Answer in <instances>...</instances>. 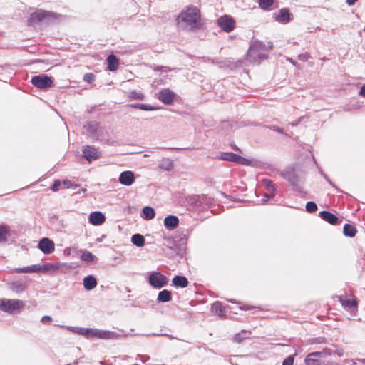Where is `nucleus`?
Here are the masks:
<instances>
[{
	"label": "nucleus",
	"mask_w": 365,
	"mask_h": 365,
	"mask_svg": "<svg viewBox=\"0 0 365 365\" xmlns=\"http://www.w3.org/2000/svg\"><path fill=\"white\" fill-rule=\"evenodd\" d=\"M176 21L179 28L192 31L200 24V11L195 7H188L178 16Z\"/></svg>",
	"instance_id": "obj_1"
},
{
	"label": "nucleus",
	"mask_w": 365,
	"mask_h": 365,
	"mask_svg": "<svg viewBox=\"0 0 365 365\" xmlns=\"http://www.w3.org/2000/svg\"><path fill=\"white\" fill-rule=\"evenodd\" d=\"M60 15L51 12L47 11L44 10H37L36 11L30 14L28 18V24L30 26H36L43 21H46V23H51L54 21Z\"/></svg>",
	"instance_id": "obj_2"
},
{
	"label": "nucleus",
	"mask_w": 365,
	"mask_h": 365,
	"mask_svg": "<svg viewBox=\"0 0 365 365\" xmlns=\"http://www.w3.org/2000/svg\"><path fill=\"white\" fill-rule=\"evenodd\" d=\"M280 176L287 180L298 192H303L302 182L294 168H288L280 173Z\"/></svg>",
	"instance_id": "obj_3"
},
{
	"label": "nucleus",
	"mask_w": 365,
	"mask_h": 365,
	"mask_svg": "<svg viewBox=\"0 0 365 365\" xmlns=\"http://www.w3.org/2000/svg\"><path fill=\"white\" fill-rule=\"evenodd\" d=\"M148 282L153 288L160 289L168 284V279L161 272L153 271L149 274Z\"/></svg>",
	"instance_id": "obj_4"
},
{
	"label": "nucleus",
	"mask_w": 365,
	"mask_h": 365,
	"mask_svg": "<svg viewBox=\"0 0 365 365\" xmlns=\"http://www.w3.org/2000/svg\"><path fill=\"white\" fill-rule=\"evenodd\" d=\"M24 306L23 301L19 299H0V310L12 314Z\"/></svg>",
	"instance_id": "obj_5"
},
{
	"label": "nucleus",
	"mask_w": 365,
	"mask_h": 365,
	"mask_svg": "<svg viewBox=\"0 0 365 365\" xmlns=\"http://www.w3.org/2000/svg\"><path fill=\"white\" fill-rule=\"evenodd\" d=\"M263 46L264 45L261 42H255L250 46L247 56L250 61L260 62L267 58L266 54L260 53V50Z\"/></svg>",
	"instance_id": "obj_6"
},
{
	"label": "nucleus",
	"mask_w": 365,
	"mask_h": 365,
	"mask_svg": "<svg viewBox=\"0 0 365 365\" xmlns=\"http://www.w3.org/2000/svg\"><path fill=\"white\" fill-rule=\"evenodd\" d=\"M31 83L38 88L45 89L51 86L53 80L47 75L41 74L34 76L31 78Z\"/></svg>",
	"instance_id": "obj_7"
},
{
	"label": "nucleus",
	"mask_w": 365,
	"mask_h": 365,
	"mask_svg": "<svg viewBox=\"0 0 365 365\" xmlns=\"http://www.w3.org/2000/svg\"><path fill=\"white\" fill-rule=\"evenodd\" d=\"M83 157L89 163L98 159L101 155V151L93 145H85L82 149Z\"/></svg>",
	"instance_id": "obj_8"
},
{
	"label": "nucleus",
	"mask_w": 365,
	"mask_h": 365,
	"mask_svg": "<svg viewBox=\"0 0 365 365\" xmlns=\"http://www.w3.org/2000/svg\"><path fill=\"white\" fill-rule=\"evenodd\" d=\"M235 20L232 17L224 15L217 19L218 26L226 32L232 31L235 28Z\"/></svg>",
	"instance_id": "obj_9"
},
{
	"label": "nucleus",
	"mask_w": 365,
	"mask_h": 365,
	"mask_svg": "<svg viewBox=\"0 0 365 365\" xmlns=\"http://www.w3.org/2000/svg\"><path fill=\"white\" fill-rule=\"evenodd\" d=\"M38 247L45 255H48L54 251V242L48 237H43L38 242Z\"/></svg>",
	"instance_id": "obj_10"
},
{
	"label": "nucleus",
	"mask_w": 365,
	"mask_h": 365,
	"mask_svg": "<svg viewBox=\"0 0 365 365\" xmlns=\"http://www.w3.org/2000/svg\"><path fill=\"white\" fill-rule=\"evenodd\" d=\"M175 93L168 88L161 90L158 94V98L165 105L171 104L175 98Z\"/></svg>",
	"instance_id": "obj_11"
},
{
	"label": "nucleus",
	"mask_w": 365,
	"mask_h": 365,
	"mask_svg": "<svg viewBox=\"0 0 365 365\" xmlns=\"http://www.w3.org/2000/svg\"><path fill=\"white\" fill-rule=\"evenodd\" d=\"M118 181L121 185L130 186L135 181L134 173L130 170L123 171L120 174Z\"/></svg>",
	"instance_id": "obj_12"
},
{
	"label": "nucleus",
	"mask_w": 365,
	"mask_h": 365,
	"mask_svg": "<svg viewBox=\"0 0 365 365\" xmlns=\"http://www.w3.org/2000/svg\"><path fill=\"white\" fill-rule=\"evenodd\" d=\"M106 221L105 215L100 211H94L90 213L88 222L93 225H101Z\"/></svg>",
	"instance_id": "obj_13"
},
{
	"label": "nucleus",
	"mask_w": 365,
	"mask_h": 365,
	"mask_svg": "<svg viewBox=\"0 0 365 365\" xmlns=\"http://www.w3.org/2000/svg\"><path fill=\"white\" fill-rule=\"evenodd\" d=\"M87 131L90 133L91 138L96 140H100V126L99 124L96 122H90L86 125Z\"/></svg>",
	"instance_id": "obj_14"
},
{
	"label": "nucleus",
	"mask_w": 365,
	"mask_h": 365,
	"mask_svg": "<svg viewBox=\"0 0 365 365\" xmlns=\"http://www.w3.org/2000/svg\"><path fill=\"white\" fill-rule=\"evenodd\" d=\"M319 215L322 220H324V221L327 222L328 223H329L332 225H335L339 223L338 217L336 215H334L329 211H326V210L321 211L319 212Z\"/></svg>",
	"instance_id": "obj_15"
},
{
	"label": "nucleus",
	"mask_w": 365,
	"mask_h": 365,
	"mask_svg": "<svg viewBox=\"0 0 365 365\" xmlns=\"http://www.w3.org/2000/svg\"><path fill=\"white\" fill-rule=\"evenodd\" d=\"M276 21L281 24H287L290 21V13L287 8H282L279 11V14L275 15Z\"/></svg>",
	"instance_id": "obj_16"
},
{
	"label": "nucleus",
	"mask_w": 365,
	"mask_h": 365,
	"mask_svg": "<svg viewBox=\"0 0 365 365\" xmlns=\"http://www.w3.org/2000/svg\"><path fill=\"white\" fill-rule=\"evenodd\" d=\"M179 224V219L175 215H168L164 219V226L169 230H174Z\"/></svg>",
	"instance_id": "obj_17"
},
{
	"label": "nucleus",
	"mask_w": 365,
	"mask_h": 365,
	"mask_svg": "<svg viewBox=\"0 0 365 365\" xmlns=\"http://www.w3.org/2000/svg\"><path fill=\"white\" fill-rule=\"evenodd\" d=\"M9 287L12 292L16 294L24 292L27 288L26 284L22 281L13 282L9 284Z\"/></svg>",
	"instance_id": "obj_18"
},
{
	"label": "nucleus",
	"mask_w": 365,
	"mask_h": 365,
	"mask_svg": "<svg viewBox=\"0 0 365 365\" xmlns=\"http://www.w3.org/2000/svg\"><path fill=\"white\" fill-rule=\"evenodd\" d=\"M83 284L84 288L88 290L93 289L98 284L96 279L93 275H88L83 278Z\"/></svg>",
	"instance_id": "obj_19"
},
{
	"label": "nucleus",
	"mask_w": 365,
	"mask_h": 365,
	"mask_svg": "<svg viewBox=\"0 0 365 365\" xmlns=\"http://www.w3.org/2000/svg\"><path fill=\"white\" fill-rule=\"evenodd\" d=\"M172 283L175 287L185 288L187 287L189 282L185 276L175 275L172 279Z\"/></svg>",
	"instance_id": "obj_20"
},
{
	"label": "nucleus",
	"mask_w": 365,
	"mask_h": 365,
	"mask_svg": "<svg viewBox=\"0 0 365 365\" xmlns=\"http://www.w3.org/2000/svg\"><path fill=\"white\" fill-rule=\"evenodd\" d=\"M83 336L86 338H97L101 339V329H93V328H84Z\"/></svg>",
	"instance_id": "obj_21"
},
{
	"label": "nucleus",
	"mask_w": 365,
	"mask_h": 365,
	"mask_svg": "<svg viewBox=\"0 0 365 365\" xmlns=\"http://www.w3.org/2000/svg\"><path fill=\"white\" fill-rule=\"evenodd\" d=\"M108 69L110 71H115L118 69L119 65V61L116 56L113 54H110L107 57Z\"/></svg>",
	"instance_id": "obj_22"
},
{
	"label": "nucleus",
	"mask_w": 365,
	"mask_h": 365,
	"mask_svg": "<svg viewBox=\"0 0 365 365\" xmlns=\"http://www.w3.org/2000/svg\"><path fill=\"white\" fill-rule=\"evenodd\" d=\"M172 300V292L168 289L159 292L157 297L158 302L165 303Z\"/></svg>",
	"instance_id": "obj_23"
},
{
	"label": "nucleus",
	"mask_w": 365,
	"mask_h": 365,
	"mask_svg": "<svg viewBox=\"0 0 365 365\" xmlns=\"http://www.w3.org/2000/svg\"><path fill=\"white\" fill-rule=\"evenodd\" d=\"M15 273H31V272H40L39 264H33L29 267L16 268L13 271Z\"/></svg>",
	"instance_id": "obj_24"
},
{
	"label": "nucleus",
	"mask_w": 365,
	"mask_h": 365,
	"mask_svg": "<svg viewBox=\"0 0 365 365\" xmlns=\"http://www.w3.org/2000/svg\"><path fill=\"white\" fill-rule=\"evenodd\" d=\"M155 210L150 207H144L142 210L141 217L146 220H152L155 217Z\"/></svg>",
	"instance_id": "obj_25"
},
{
	"label": "nucleus",
	"mask_w": 365,
	"mask_h": 365,
	"mask_svg": "<svg viewBox=\"0 0 365 365\" xmlns=\"http://www.w3.org/2000/svg\"><path fill=\"white\" fill-rule=\"evenodd\" d=\"M158 168L165 171H170L173 168V162L170 158H164L160 161Z\"/></svg>",
	"instance_id": "obj_26"
},
{
	"label": "nucleus",
	"mask_w": 365,
	"mask_h": 365,
	"mask_svg": "<svg viewBox=\"0 0 365 365\" xmlns=\"http://www.w3.org/2000/svg\"><path fill=\"white\" fill-rule=\"evenodd\" d=\"M357 232L356 228L354 225L351 224H345L343 229V233L345 236L353 237Z\"/></svg>",
	"instance_id": "obj_27"
},
{
	"label": "nucleus",
	"mask_w": 365,
	"mask_h": 365,
	"mask_svg": "<svg viewBox=\"0 0 365 365\" xmlns=\"http://www.w3.org/2000/svg\"><path fill=\"white\" fill-rule=\"evenodd\" d=\"M60 268L59 264H53L51 263L39 264L40 272H48L49 271H56Z\"/></svg>",
	"instance_id": "obj_28"
},
{
	"label": "nucleus",
	"mask_w": 365,
	"mask_h": 365,
	"mask_svg": "<svg viewBox=\"0 0 365 365\" xmlns=\"http://www.w3.org/2000/svg\"><path fill=\"white\" fill-rule=\"evenodd\" d=\"M121 336H122L121 335H120L119 334H118L116 332L111 331H108V330H102L101 329V339H119Z\"/></svg>",
	"instance_id": "obj_29"
},
{
	"label": "nucleus",
	"mask_w": 365,
	"mask_h": 365,
	"mask_svg": "<svg viewBox=\"0 0 365 365\" xmlns=\"http://www.w3.org/2000/svg\"><path fill=\"white\" fill-rule=\"evenodd\" d=\"M131 242L134 245L140 247L145 244V237L142 235L136 233L131 237Z\"/></svg>",
	"instance_id": "obj_30"
},
{
	"label": "nucleus",
	"mask_w": 365,
	"mask_h": 365,
	"mask_svg": "<svg viewBox=\"0 0 365 365\" xmlns=\"http://www.w3.org/2000/svg\"><path fill=\"white\" fill-rule=\"evenodd\" d=\"M10 227L7 225H0V242H5L7 238V235L10 232Z\"/></svg>",
	"instance_id": "obj_31"
},
{
	"label": "nucleus",
	"mask_w": 365,
	"mask_h": 365,
	"mask_svg": "<svg viewBox=\"0 0 365 365\" xmlns=\"http://www.w3.org/2000/svg\"><path fill=\"white\" fill-rule=\"evenodd\" d=\"M251 335V331H247V330H242L239 333H237L235 336H234V340L236 341V342H238V343H240L242 342L244 339H248L250 337V336Z\"/></svg>",
	"instance_id": "obj_32"
},
{
	"label": "nucleus",
	"mask_w": 365,
	"mask_h": 365,
	"mask_svg": "<svg viewBox=\"0 0 365 365\" xmlns=\"http://www.w3.org/2000/svg\"><path fill=\"white\" fill-rule=\"evenodd\" d=\"M131 108H137L143 110H155L157 109L156 107L153 106L151 105H148L145 103H132L130 105Z\"/></svg>",
	"instance_id": "obj_33"
},
{
	"label": "nucleus",
	"mask_w": 365,
	"mask_h": 365,
	"mask_svg": "<svg viewBox=\"0 0 365 365\" xmlns=\"http://www.w3.org/2000/svg\"><path fill=\"white\" fill-rule=\"evenodd\" d=\"M262 183L268 192L275 195L276 189L272 180L267 178L263 179L262 180Z\"/></svg>",
	"instance_id": "obj_34"
},
{
	"label": "nucleus",
	"mask_w": 365,
	"mask_h": 365,
	"mask_svg": "<svg viewBox=\"0 0 365 365\" xmlns=\"http://www.w3.org/2000/svg\"><path fill=\"white\" fill-rule=\"evenodd\" d=\"M237 157V154L233 153H222L220 158L223 160L236 163Z\"/></svg>",
	"instance_id": "obj_35"
},
{
	"label": "nucleus",
	"mask_w": 365,
	"mask_h": 365,
	"mask_svg": "<svg viewBox=\"0 0 365 365\" xmlns=\"http://www.w3.org/2000/svg\"><path fill=\"white\" fill-rule=\"evenodd\" d=\"M320 354L319 352H312L308 355V356L305 359L306 365H320V361L319 360L311 358L312 356H319Z\"/></svg>",
	"instance_id": "obj_36"
},
{
	"label": "nucleus",
	"mask_w": 365,
	"mask_h": 365,
	"mask_svg": "<svg viewBox=\"0 0 365 365\" xmlns=\"http://www.w3.org/2000/svg\"><path fill=\"white\" fill-rule=\"evenodd\" d=\"M81 259L87 263H90L93 261L94 255L91 252L85 251L82 253Z\"/></svg>",
	"instance_id": "obj_37"
},
{
	"label": "nucleus",
	"mask_w": 365,
	"mask_h": 365,
	"mask_svg": "<svg viewBox=\"0 0 365 365\" xmlns=\"http://www.w3.org/2000/svg\"><path fill=\"white\" fill-rule=\"evenodd\" d=\"M61 327H65L71 332L83 336V329H84L83 327H72V326H61Z\"/></svg>",
	"instance_id": "obj_38"
},
{
	"label": "nucleus",
	"mask_w": 365,
	"mask_h": 365,
	"mask_svg": "<svg viewBox=\"0 0 365 365\" xmlns=\"http://www.w3.org/2000/svg\"><path fill=\"white\" fill-rule=\"evenodd\" d=\"M273 4V0H259V6L263 10H268Z\"/></svg>",
	"instance_id": "obj_39"
},
{
	"label": "nucleus",
	"mask_w": 365,
	"mask_h": 365,
	"mask_svg": "<svg viewBox=\"0 0 365 365\" xmlns=\"http://www.w3.org/2000/svg\"><path fill=\"white\" fill-rule=\"evenodd\" d=\"M207 200H208L207 197H206L205 195L198 197L197 200L195 202V205L197 207H202V208H205V207L203 206L202 205L205 203V206H208Z\"/></svg>",
	"instance_id": "obj_40"
},
{
	"label": "nucleus",
	"mask_w": 365,
	"mask_h": 365,
	"mask_svg": "<svg viewBox=\"0 0 365 365\" xmlns=\"http://www.w3.org/2000/svg\"><path fill=\"white\" fill-rule=\"evenodd\" d=\"M306 211L309 213H313L317 210V205L313 201L307 202L305 206Z\"/></svg>",
	"instance_id": "obj_41"
},
{
	"label": "nucleus",
	"mask_w": 365,
	"mask_h": 365,
	"mask_svg": "<svg viewBox=\"0 0 365 365\" xmlns=\"http://www.w3.org/2000/svg\"><path fill=\"white\" fill-rule=\"evenodd\" d=\"M340 302L341 304L345 307L351 308L356 306V302L355 300L343 299L341 297Z\"/></svg>",
	"instance_id": "obj_42"
},
{
	"label": "nucleus",
	"mask_w": 365,
	"mask_h": 365,
	"mask_svg": "<svg viewBox=\"0 0 365 365\" xmlns=\"http://www.w3.org/2000/svg\"><path fill=\"white\" fill-rule=\"evenodd\" d=\"M212 310L216 312H219V314H222L225 310L222 304L220 302H215L212 304Z\"/></svg>",
	"instance_id": "obj_43"
},
{
	"label": "nucleus",
	"mask_w": 365,
	"mask_h": 365,
	"mask_svg": "<svg viewBox=\"0 0 365 365\" xmlns=\"http://www.w3.org/2000/svg\"><path fill=\"white\" fill-rule=\"evenodd\" d=\"M129 98L133 100H143L144 95L140 92L133 91L130 93Z\"/></svg>",
	"instance_id": "obj_44"
},
{
	"label": "nucleus",
	"mask_w": 365,
	"mask_h": 365,
	"mask_svg": "<svg viewBox=\"0 0 365 365\" xmlns=\"http://www.w3.org/2000/svg\"><path fill=\"white\" fill-rule=\"evenodd\" d=\"M236 163L243 165H250L251 164V161L249 159L237 155Z\"/></svg>",
	"instance_id": "obj_45"
},
{
	"label": "nucleus",
	"mask_w": 365,
	"mask_h": 365,
	"mask_svg": "<svg viewBox=\"0 0 365 365\" xmlns=\"http://www.w3.org/2000/svg\"><path fill=\"white\" fill-rule=\"evenodd\" d=\"M83 81L87 83H92L95 80V75L92 73H87L83 76Z\"/></svg>",
	"instance_id": "obj_46"
},
{
	"label": "nucleus",
	"mask_w": 365,
	"mask_h": 365,
	"mask_svg": "<svg viewBox=\"0 0 365 365\" xmlns=\"http://www.w3.org/2000/svg\"><path fill=\"white\" fill-rule=\"evenodd\" d=\"M153 70L155 71L167 73V72L170 71V68L169 67H167V66H155L153 67Z\"/></svg>",
	"instance_id": "obj_47"
},
{
	"label": "nucleus",
	"mask_w": 365,
	"mask_h": 365,
	"mask_svg": "<svg viewBox=\"0 0 365 365\" xmlns=\"http://www.w3.org/2000/svg\"><path fill=\"white\" fill-rule=\"evenodd\" d=\"M294 361V356L289 355L282 362V365H293Z\"/></svg>",
	"instance_id": "obj_48"
},
{
	"label": "nucleus",
	"mask_w": 365,
	"mask_h": 365,
	"mask_svg": "<svg viewBox=\"0 0 365 365\" xmlns=\"http://www.w3.org/2000/svg\"><path fill=\"white\" fill-rule=\"evenodd\" d=\"M61 185V181H60L59 180H54V182L51 186L52 191H53V192L58 191Z\"/></svg>",
	"instance_id": "obj_49"
},
{
	"label": "nucleus",
	"mask_w": 365,
	"mask_h": 365,
	"mask_svg": "<svg viewBox=\"0 0 365 365\" xmlns=\"http://www.w3.org/2000/svg\"><path fill=\"white\" fill-rule=\"evenodd\" d=\"M319 173L324 178V180L333 187H336V185L331 182V180L329 178V177L322 170H319Z\"/></svg>",
	"instance_id": "obj_50"
},
{
	"label": "nucleus",
	"mask_w": 365,
	"mask_h": 365,
	"mask_svg": "<svg viewBox=\"0 0 365 365\" xmlns=\"http://www.w3.org/2000/svg\"><path fill=\"white\" fill-rule=\"evenodd\" d=\"M267 128H269L272 130L278 132L279 133H284L283 129L282 128H279V127L275 125H269Z\"/></svg>",
	"instance_id": "obj_51"
},
{
	"label": "nucleus",
	"mask_w": 365,
	"mask_h": 365,
	"mask_svg": "<svg viewBox=\"0 0 365 365\" xmlns=\"http://www.w3.org/2000/svg\"><path fill=\"white\" fill-rule=\"evenodd\" d=\"M309 58V55L308 53H301L298 55L297 58L299 61H306Z\"/></svg>",
	"instance_id": "obj_52"
},
{
	"label": "nucleus",
	"mask_w": 365,
	"mask_h": 365,
	"mask_svg": "<svg viewBox=\"0 0 365 365\" xmlns=\"http://www.w3.org/2000/svg\"><path fill=\"white\" fill-rule=\"evenodd\" d=\"M51 320H52V319L50 316L45 315L41 318V322L43 324H47V323H50L51 322Z\"/></svg>",
	"instance_id": "obj_53"
},
{
	"label": "nucleus",
	"mask_w": 365,
	"mask_h": 365,
	"mask_svg": "<svg viewBox=\"0 0 365 365\" xmlns=\"http://www.w3.org/2000/svg\"><path fill=\"white\" fill-rule=\"evenodd\" d=\"M263 197H264L262 198V200L263 202H266L269 199L274 197V194H271V193L267 194V193H266V194L264 195Z\"/></svg>",
	"instance_id": "obj_54"
},
{
	"label": "nucleus",
	"mask_w": 365,
	"mask_h": 365,
	"mask_svg": "<svg viewBox=\"0 0 365 365\" xmlns=\"http://www.w3.org/2000/svg\"><path fill=\"white\" fill-rule=\"evenodd\" d=\"M61 185H64L65 187L69 188L72 186V183L69 180H64L61 182Z\"/></svg>",
	"instance_id": "obj_55"
},
{
	"label": "nucleus",
	"mask_w": 365,
	"mask_h": 365,
	"mask_svg": "<svg viewBox=\"0 0 365 365\" xmlns=\"http://www.w3.org/2000/svg\"><path fill=\"white\" fill-rule=\"evenodd\" d=\"M303 117H300L297 120H296L295 121L292 122V123H290L289 124L292 125V126H297V125H299L300 123V122L302 121Z\"/></svg>",
	"instance_id": "obj_56"
},
{
	"label": "nucleus",
	"mask_w": 365,
	"mask_h": 365,
	"mask_svg": "<svg viewBox=\"0 0 365 365\" xmlns=\"http://www.w3.org/2000/svg\"><path fill=\"white\" fill-rule=\"evenodd\" d=\"M359 93L360 96L365 97V83L361 87Z\"/></svg>",
	"instance_id": "obj_57"
},
{
	"label": "nucleus",
	"mask_w": 365,
	"mask_h": 365,
	"mask_svg": "<svg viewBox=\"0 0 365 365\" xmlns=\"http://www.w3.org/2000/svg\"><path fill=\"white\" fill-rule=\"evenodd\" d=\"M358 0H346V4L349 6H353Z\"/></svg>",
	"instance_id": "obj_58"
},
{
	"label": "nucleus",
	"mask_w": 365,
	"mask_h": 365,
	"mask_svg": "<svg viewBox=\"0 0 365 365\" xmlns=\"http://www.w3.org/2000/svg\"><path fill=\"white\" fill-rule=\"evenodd\" d=\"M292 64H293L294 66H297V67H299V65L298 64V63L294 60H292V58H288L287 59Z\"/></svg>",
	"instance_id": "obj_59"
},
{
	"label": "nucleus",
	"mask_w": 365,
	"mask_h": 365,
	"mask_svg": "<svg viewBox=\"0 0 365 365\" xmlns=\"http://www.w3.org/2000/svg\"><path fill=\"white\" fill-rule=\"evenodd\" d=\"M182 234L183 235V238H180V241H182V243H184L187 240L186 234L184 233V231L182 232Z\"/></svg>",
	"instance_id": "obj_60"
},
{
	"label": "nucleus",
	"mask_w": 365,
	"mask_h": 365,
	"mask_svg": "<svg viewBox=\"0 0 365 365\" xmlns=\"http://www.w3.org/2000/svg\"><path fill=\"white\" fill-rule=\"evenodd\" d=\"M240 309H242V310H248L250 309V307L249 306H242V307H240Z\"/></svg>",
	"instance_id": "obj_61"
},
{
	"label": "nucleus",
	"mask_w": 365,
	"mask_h": 365,
	"mask_svg": "<svg viewBox=\"0 0 365 365\" xmlns=\"http://www.w3.org/2000/svg\"><path fill=\"white\" fill-rule=\"evenodd\" d=\"M86 192V189L85 188H82L81 190H80L78 193V194H81V193H85Z\"/></svg>",
	"instance_id": "obj_62"
},
{
	"label": "nucleus",
	"mask_w": 365,
	"mask_h": 365,
	"mask_svg": "<svg viewBox=\"0 0 365 365\" xmlns=\"http://www.w3.org/2000/svg\"><path fill=\"white\" fill-rule=\"evenodd\" d=\"M233 150L240 152V150L236 145H232Z\"/></svg>",
	"instance_id": "obj_63"
},
{
	"label": "nucleus",
	"mask_w": 365,
	"mask_h": 365,
	"mask_svg": "<svg viewBox=\"0 0 365 365\" xmlns=\"http://www.w3.org/2000/svg\"><path fill=\"white\" fill-rule=\"evenodd\" d=\"M79 186V185H77V184H72V186H71V187H74V188H76Z\"/></svg>",
	"instance_id": "obj_64"
}]
</instances>
